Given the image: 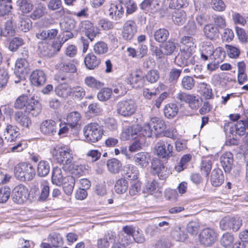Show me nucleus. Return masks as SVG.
<instances>
[{
    "label": "nucleus",
    "instance_id": "obj_1",
    "mask_svg": "<svg viewBox=\"0 0 248 248\" xmlns=\"http://www.w3.org/2000/svg\"><path fill=\"white\" fill-rule=\"evenodd\" d=\"M52 155L58 163L63 164L64 170L67 169V166L72 162L73 158V152L67 146L54 147L52 151Z\"/></svg>",
    "mask_w": 248,
    "mask_h": 248
},
{
    "label": "nucleus",
    "instance_id": "obj_2",
    "mask_svg": "<svg viewBox=\"0 0 248 248\" xmlns=\"http://www.w3.org/2000/svg\"><path fill=\"white\" fill-rule=\"evenodd\" d=\"M85 140L89 143H95L99 140L103 135V129L96 122L87 124L83 128Z\"/></svg>",
    "mask_w": 248,
    "mask_h": 248
},
{
    "label": "nucleus",
    "instance_id": "obj_3",
    "mask_svg": "<svg viewBox=\"0 0 248 248\" xmlns=\"http://www.w3.org/2000/svg\"><path fill=\"white\" fill-rule=\"evenodd\" d=\"M15 175L21 181H29L33 179L35 172L33 166L29 163H22L17 164L14 169Z\"/></svg>",
    "mask_w": 248,
    "mask_h": 248
},
{
    "label": "nucleus",
    "instance_id": "obj_4",
    "mask_svg": "<svg viewBox=\"0 0 248 248\" xmlns=\"http://www.w3.org/2000/svg\"><path fill=\"white\" fill-rule=\"evenodd\" d=\"M136 108L135 103L132 99L122 100L117 105V113L124 117L132 115L135 112Z\"/></svg>",
    "mask_w": 248,
    "mask_h": 248
},
{
    "label": "nucleus",
    "instance_id": "obj_5",
    "mask_svg": "<svg viewBox=\"0 0 248 248\" xmlns=\"http://www.w3.org/2000/svg\"><path fill=\"white\" fill-rule=\"evenodd\" d=\"M217 239V233L213 229L209 228L202 230L199 235L200 243L206 247L213 245Z\"/></svg>",
    "mask_w": 248,
    "mask_h": 248
},
{
    "label": "nucleus",
    "instance_id": "obj_6",
    "mask_svg": "<svg viewBox=\"0 0 248 248\" xmlns=\"http://www.w3.org/2000/svg\"><path fill=\"white\" fill-rule=\"evenodd\" d=\"M173 146L166 140H160L155 146L156 155L161 158H168L172 156Z\"/></svg>",
    "mask_w": 248,
    "mask_h": 248
},
{
    "label": "nucleus",
    "instance_id": "obj_7",
    "mask_svg": "<svg viewBox=\"0 0 248 248\" xmlns=\"http://www.w3.org/2000/svg\"><path fill=\"white\" fill-rule=\"evenodd\" d=\"M12 197L15 202L21 204L25 202L29 197L28 190L24 185H19L13 189Z\"/></svg>",
    "mask_w": 248,
    "mask_h": 248
},
{
    "label": "nucleus",
    "instance_id": "obj_8",
    "mask_svg": "<svg viewBox=\"0 0 248 248\" xmlns=\"http://www.w3.org/2000/svg\"><path fill=\"white\" fill-rule=\"evenodd\" d=\"M152 173L154 174H157L159 179H165L169 175L170 171L162 162L159 159H154L152 162Z\"/></svg>",
    "mask_w": 248,
    "mask_h": 248
},
{
    "label": "nucleus",
    "instance_id": "obj_9",
    "mask_svg": "<svg viewBox=\"0 0 248 248\" xmlns=\"http://www.w3.org/2000/svg\"><path fill=\"white\" fill-rule=\"evenodd\" d=\"M195 50L181 49L180 57H177L178 64L181 66L194 65L195 62L194 53Z\"/></svg>",
    "mask_w": 248,
    "mask_h": 248
},
{
    "label": "nucleus",
    "instance_id": "obj_10",
    "mask_svg": "<svg viewBox=\"0 0 248 248\" xmlns=\"http://www.w3.org/2000/svg\"><path fill=\"white\" fill-rule=\"evenodd\" d=\"M40 129L41 133L44 135H54L57 131V123L51 119L45 120L41 123Z\"/></svg>",
    "mask_w": 248,
    "mask_h": 248
},
{
    "label": "nucleus",
    "instance_id": "obj_11",
    "mask_svg": "<svg viewBox=\"0 0 248 248\" xmlns=\"http://www.w3.org/2000/svg\"><path fill=\"white\" fill-rule=\"evenodd\" d=\"M61 70L66 73L64 75H61L58 78V80L61 81H69L71 80V74L69 73H75L76 68L74 64L70 62H62L60 63Z\"/></svg>",
    "mask_w": 248,
    "mask_h": 248
},
{
    "label": "nucleus",
    "instance_id": "obj_12",
    "mask_svg": "<svg viewBox=\"0 0 248 248\" xmlns=\"http://www.w3.org/2000/svg\"><path fill=\"white\" fill-rule=\"evenodd\" d=\"M136 32L135 22L133 20H128L123 26L122 37L124 40H130L133 38Z\"/></svg>",
    "mask_w": 248,
    "mask_h": 248
},
{
    "label": "nucleus",
    "instance_id": "obj_13",
    "mask_svg": "<svg viewBox=\"0 0 248 248\" xmlns=\"http://www.w3.org/2000/svg\"><path fill=\"white\" fill-rule=\"evenodd\" d=\"M140 129L141 126L139 124L131 126H125L123 128L121 138L123 140L135 139Z\"/></svg>",
    "mask_w": 248,
    "mask_h": 248
},
{
    "label": "nucleus",
    "instance_id": "obj_14",
    "mask_svg": "<svg viewBox=\"0 0 248 248\" xmlns=\"http://www.w3.org/2000/svg\"><path fill=\"white\" fill-rule=\"evenodd\" d=\"M79 26L80 30L85 32L86 34L91 41H93L94 38L98 33L97 28L94 27L90 21H82Z\"/></svg>",
    "mask_w": 248,
    "mask_h": 248
},
{
    "label": "nucleus",
    "instance_id": "obj_15",
    "mask_svg": "<svg viewBox=\"0 0 248 248\" xmlns=\"http://www.w3.org/2000/svg\"><path fill=\"white\" fill-rule=\"evenodd\" d=\"M89 166L87 165H81L78 163H70L67 166L65 170H68L76 176L82 175L88 172Z\"/></svg>",
    "mask_w": 248,
    "mask_h": 248
},
{
    "label": "nucleus",
    "instance_id": "obj_16",
    "mask_svg": "<svg viewBox=\"0 0 248 248\" xmlns=\"http://www.w3.org/2000/svg\"><path fill=\"white\" fill-rule=\"evenodd\" d=\"M41 110V104L38 100L33 98H31L29 100L25 108V112L32 116H38Z\"/></svg>",
    "mask_w": 248,
    "mask_h": 248
},
{
    "label": "nucleus",
    "instance_id": "obj_17",
    "mask_svg": "<svg viewBox=\"0 0 248 248\" xmlns=\"http://www.w3.org/2000/svg\"><path fill=\"white\" fill-rule=\"evenodd\" d=\"M230 132L232 134H237L239 136H243L247 134V128L248 127V123L247 121H239L235 124L232 123H230Z\"/></svg>",
    "mask_w": 248,
    "mask_h": 248
},
{
    "label": "nucleus",
    "instance_id": "obj_18",
    "mask_svg": "<svg viewBox=\"0 0 248 248\" xmlns=\"http://www.w3.org/2000/svg\"><path fill=\"white\" fill-rule=\"evenodd\" d=\"M116 233L112 231H108L105 234L103 237L98 238L96 241L97 248H108L109 241L115 240Z\"/></svg>",
    "mask_w": 248,
    "mask_h": 248
},
{
    "label": "nucleus",
    "instance_id": "obj_19",
    "mask_svg": "<svg viewBox=\"0 0 248 248\" xmlns=\"http://www.w3.org/2000/svg\"><path fill=\"white\" fill-rule=\"evenodd\" d=\"M221 166L226 172H230L233 162V155L231 152H226L220 157Z\"/></svg>",
    "mask_w": 248,
    "mask_h": 248
},
{
    "label": "nucleus",
    "instance_id": "obj_20",
    "mask_svg": "<svg viewBox=\"0 0 248 248\" xmlns=\"http://www.w3.org/2000/svg\"><path fill=\"white\" fill-rule=\"evenodd\" d=\"M30 80L31 83L35 86H41L46 82V74L41 70L33 71L30 76Z\"/></svg>",
    "mask_w": 248,
    "mask_h": 248
},
{
    "label": "nucleus",
    "instance_id": "obj_21",
    "mask_svg": "<svg viewBox=\"0 0 248 248\" xmlns=\"http://www.w3.org/2000/svg\"><path fill=\"white\" fill-rule=\"evenodd\" d=\"M14 117L16 124L23 127L29 128L31 125V121L30 118L22 111H16L14 114Z\"/></svg>",
    "mask_w": 248,
    "mask_h": 248
},
{
    "label": "nucleus",
    "instance_id": "obj_22",
    "mask_svg": "<svg viewBox=\"0 0 248 248\" xmlns=\"http://www.w3.org/2000/svg\"><path fill=\"white\" fill-rule=\"evenodd\" d=\"M19 135V128L16 125L11 124L7 125L5 131L4 132L5 140L10 142L15 141Z\"/></svg>",
    "mask_w": 248,
    "mask_h": 248
},
{
    "label": "nucleus",
    "instance_id": "obj_23",
    "mask_svg": "<svg viewBox=\"0 0 248 248\" xmlns=\"http://www.w3.org/2000/svg\"><path fill=\"white\" fill-rule=\"evenodd\" d=\"M29 71V64L26 58L19 59L16 61L15 72L17 76L27 74Z\"/></svg>",
    "mask_w": 248,
    "mask_h": 248
},
{
    "label": "nucleus",
    "instance_id": "obj_24",
    "mask_svg": "<svg viewBox=\"0 0 248 248\" xmlns=\"http://www.w3.org/2000/svg\"><path fill=\"white\" fill-rule=\"evenodd\" d=\"M135 164L141 168L146 167L150 161V155L147 152H140L134 156Z\"/></svg>",
    "mask_w": 248,
    "mask_h": 248
},
{
    "label": "nucleus",
    "instance_id": "obj_25",
    "mask_svg": "<svg viewBox=\"0 0 248 248\" xmlns=\"http://www.w3.org/2000/svg\"><path fill=\"white\" fill-rule=\"evenodd\" d=\"M124 9L121 4H111L109 9V16L112 19L119 20L123 16Z\"/></svg>",
    "mask_w": 248,
    "mask_h": 248
},
{
    "label": "nucleus",
    "instance_id": "obj_26",
    "mask_svg": "<svg viewBox=\"0 0 248 248\" xmlns=\"http://www.w3.org/2000/svg\"><path fill=\"white\" fill-rule=\"evenodd\" d=\"M71 88V86L68 84H60L56 87L55 92L60 97L66 99L70 96Z\"/></svg>",
    "mask_w": 248,
    "mask_h": 248
},
{
    "label": "nucleus",
    "instance_id": "obj_27",
    "mask_svg": "<svg viewBox=\"0 0 248 248\" xmlns=\"http://www.w3.org/2000/svg\"><path fill=\"white\" fill-rule=\"evenodd\" d=\"M124 175L130 180H135L138 178L139 170L136 166L127 164L124 166Z\"/></svg>",
    "mask_w": 248,
    "mask_h": 248
},
{
    "label": "nucleus",
    "instance_id": "obj_28",
    "mask_svg": "<svg viewBox=\"0 0 248 248\" xmlns=\"http://www.w3.org/2000/svg\"><path fill=\"white\" fill-rule=\"evenodd\" d=\"M16 5L19 11L23 15L30 13L33 8V5L30 0H17Z\"/></svg>",
    "mask_w": 248,
    "mask_h": 248
},
{
    "label": "nucleus",
    "instance_id": "obj_29",
    "mask_svg": "<svg viewBox=\"0 0 248 248\" xmlns=\"http://www.w3.org/2000/svg\"><path fill=\"white\" fill-rule=\"evenodd\" d=\"M224 176L220 169L214 170L211 176L212 185L216 187L220 186L224 182Z\"/></svg>",
    "mask_w": 248,
    "mask_h": 248
},
{
    "label": "nucleus",
    "instance_id": "obj_30",
    "mask_svg": "<svg viewBox=\"0 0 248 248\" xmlns=\"http://www.w3.org/2000/svg\"><path fill=\"white\" fill-rule=\"evenodd\" d=\"M203 32L206 37L210 40L215 39L219 35L217 28L211 24H207L204 27Z\"/></svg>",
    "mask_w": 248,
    "mask_h": 248
},
{
    "label": "nucleus",
    "instance_id": "obj_31",
    "mask_svg": "<svg viewBox=\"0 0 248 248\" xmlns=\"http://www.w3.org/2000/svg\"><path fill=\"white\" fill-rule=\"evenodd\" d=\"M84 63L88 69L92 70L98 66L100 60L93 53H89L85 57Z\"/></svg>",
    "mask_w": 248,
    "mask_h": 248
},
{
    "label": "nucleus",
    "instance_id": "obj_32",
    "mask_svg": "<svg viewBox=\"0 0 248 248\" xmlns=\"http://www.w3.org/2000/svg\"><path fill=\"white\" fill-rule=\"evenodd\" d=\"M172 20L175 24L182 25L186 20V14L184 10H175L172 13Z\"/></svg>",
    "mask_w": 248,
    "mask_h": 248
},
{
    "label": "nucleus",
    "instance_id": "obj_33",
    "mask_svg": "<svg viewBox=\"0 0 248 248\" xmlns=\"http://www.w3.org/2000/svg\"><path fill=\"white\" fill-rule=\"evenodd\" d=\"M75 185V179L72 176H68L64 178L63 182V189L67 195L72 193Z\"/></svg>",
    "mask_w": 248,
    "mask_h": 248
},
{
    "label": "nucleus",
    "instance_id": "obj_34",
    "mask_svg": "<svg viewBox=\"0 0 248 248\" xmlns=\"http://www.w3.org/2000/svg\"><path fill=\"white\" fill-rule=\"evenodd\" d=\"M107 165L110 172L116 174L121 170L122 164L116 158H112L108 160Z\"/></svg>",
    "mask_w": 248,
    "mask_h": 248
},
{
    "label": "nucleus",
    "instance_id": "obj_35",
    "mask_svg": "<svg viewBox=\"0 0 248 248\" xmlns=\"http://www.w3.org/2000/svg\"><path fill=\"white\" fill-rule=\"evenodd\" d=\"M178 108L174 103L167 104L164 108V114L166 117L171 119L174 117L177 114Z\"/></svg>",
    "mask_w": 248,
    "mask_h": 248
},
{
    "label": "nucleus",
    "instance_id": "obj_36",
    "mask_svg": "<svg viewBox=\"0 0 248 248\" xmlns=\"http://www.w3.org/2000/svg\"><path fill=\"white\" fill-rule=\"evenodd\" d=\"M180 43L183 45L182 49L195 50V39L191 36L183 37L180 40Z\"/></svg>",
    "mask_w": 248,
    "mask_h": 248
},
{
    "label": "nucleus",
    "instance_id": "obj_37",
    "mask_svg": "<svg viewBox=\"0 0 248 248\" xmlns=\"http://www.w3.org/2000/svg\"><path fill=\"white\" fill-rule=\"evenodd\" d=\"M50 170L49 163L46 160L40 161L37 165V173L40 177H44L47 175Z\"/></svg>",
    "mask_w": 248,
    "mask_h": 248
},
{
    "label": "nucleus",
    "instance_id": "obj_38",
    "mask_svg": "<svg viewBox=\"0 0 248 248\" xmlns=\"http://www.w3.org/2000/svg\"><path fill=\"white\" fill-rule=\"evenodd\" d=\"M84 83L87 87L95 90H99L104 86L103 82L92 76L86 77L84 79Z\"/></svg>",
    "mask_w": 248,
    "mask_h": 248
},
{
    "label": "nucleus",
    "instance_id": "obj_39",
    "mask_svg": "<svg viewBox=\"0 0 248 248\" xmlns=\"http://www.w3.org/2000/svg\"><path fill=\"white\" fill-rule=\"evenodd\" d=\"M85 93V89L81 86H75L71 88L70 96L74 99L81 100Z\"/></svg>",
    "mask_w": 248,
    "mask_h": 248
},
{
    "label": "nucleus",
    "instance_id": "obj_40",
    "mask_svg": "<svg viewBox=\"0 0 248 248\" xmlns=\"http://www.w3.org/2000/svg\"><path fill=\"white\" fill-rule=\"evenodd\" d=\"M46 14V8L42 4H39L35 7L33 12L30 15V17L33 20L40 18Z\"/></svg>",
    "mask_w": 248,
    "mask_h": 248
},
{
    "label": "nucleus",
    "instance_id": "obj_41",
    "mask_svg": "<svg viewBox=\"0 0 248 248\" xmlns=\"http://www.w3.org/2000/svg\"><path fill=\"white\" fill-rule=\"evenodd\" d=\"M150 123L157 133L162 132L166 128L165 122L159 118L154 117L151 118Z\"/></svg>",
    "mask_w": 248,
    "mask_h": 248
},
{
    "label": "nucleus",
    "instance_id": "obj_42",
    "mask_svg": "<svg viewBox=\"0 0 248 248\" xmlns=\"http://www.w3.org/2000/svg\"><path fill=\"white\" fill-rule=\"evenodd\" d=\"M51 179L52 183L56 185H60L62 183L63 175L61 168L56 167L53 169Z\"/></svg>",
    "mask_w": 248,
    "mask_h": 248
},
{
    "label": "nucleus",
    "instance_id": "obj_43",
    "mask_svg": "<svg viewBox=\"0 0 248 248\" xmlns=\"http://www.w3.org/2000/svg\"><path fill=\"white\" fill-rule=\"evenodd\" d=\"M128 187L127 181L124 178H121L116 181L115 184V190L118 194H123L125 192Z\"/></svg>",
    "mask_w": 248,
    "mask_h": 248
},
{
    "label": "nucleus",
    "instance_id": "obj_44",
    "mask_svg": "<svg viewBox=\"0 0 248 248\" xmlns=\"http://www.w3.org/2000/svg\"><path fill=\"white\" fill-rule=\"evenodd\" d=\"M48 240L53 248H58L63 244L62 236L56 232L50 233L48 236Z\"/></svg>",
    "mask_w": 248,
    "mask_h": 248
},
{
    "label": "nucleus",
    "instance_id": "obj_45",
    "mask_svg": "<svg viewBox=\"0 0 248 248\" xmlns=\"http://www.w3.org/2000/svg\"><path fill=\"white\" fill-rule=\"evenodd\" d=\"M12 8V0H0V16L8 15Z\"/></svg>",
    "mask_w": 248,
    "mask_h": 248
},
{
    "label": "nucleus",
    "instance_id": "obj_46",
    "mask_svg": "<svg viewBox=\"0 0 248 248\" xmlns=\"http://www.w3.org/2000/svg\"><path fill=\"white\" fill-rule=\"evenodd\" d=\"M199 88L202 96L205 99H209L213 97L212 90L209 84L201 82L199 84Z\"/></svg>",
    "mask_w": 248,
    "mask_h": 248
},
{
    "label": "nucleus",
    "instance_id": "obj_47",
    "mask_svg": "<svg viewBox=\"0 0 248 248\" xmlns=\"http://www.w3.org/2000/svg\"><path fill=\"white\" fill-rule=\"evenodd\" d=\"M234 238L232 234L229 232L224 233L220 239V245L224 248H229L233 243Z\"/></svg>",
    "mask_w": 248,
    "mask_h": 248
},
{
    "label": "nucleus",
    "instance_id": "obj_48",
    "mask_svg": "<svg viewBox=\"0 0 248 248\" xmlns=\"http://www.w3.org/2000/svg\"><path fill=\"white\" fill-rule=\"evenodd\" d=\"M81 115L77 111L70 112L67 115L68 124L72 127H75L80 120Z\"/></svg>",
    "mask_w": 248,
    "mask_h": 248
},
{
    "label": "nucleus",
    "instance_id": "obj_49",
    "mask_svg": "<svg viewBox=\"0 0 248 248\" xmlns=\"http://www.w3.org/2000/svg\"><path fill=\"white\" fill-rule=\"evenodd\" d=\"M169 31L164 29L157 30L154 33V38L158 42L161 43L165 41L169 37Z\"/></svg>",
    "mask_w": 248,
    "mask_h": 248
},
{
    "label": "nucleus",
    "instance_id": "obj_50",
    "mask_svg": "<svg viewBox=\"0 0 248 248\" xmlns=\"http://www.w3.org/2000/svg\"><path fill=\"white\" fill-rule=\"evenodd\" d=\"M212 163L211 160L207 158H204L201 162V171L202 174L208 177L212 169Z\"/></svg>",
    "mask_w": 248,
    "mask_h": 248
},
{
    "label": "nucleus",
    "instance_id": "obj_51",
    "mask_svg": "<svg viewBox=\"0 0 248 248\" xmlns=\"http://www.w3.org/2000/svg\"><path fill=\"white\" fill-rule=\"evenodd\" d=\"M38 47L40 52L44 56L50 57L54 55V52L51 50L50 46L46 43H40Z\"/></svg>",
    "mask_w": 248,
    "mask_h": 248
},
{
    "label": "nucleus",
    "instance_id": "obj_52",
    "mask_svg": "<svg viewBox=\"0 0 248 248\" xmlns=\"http://www.w3.org/2000/svg\"><path fill=\"white\" fill-rule=\"evenodd\" d=\"M15 30L13 28V22L11 20L7 21L5 24L4 28L1 30L0 35L5 37L13 36Z\"/></svg>",
    "mask_w": 248,
    "mask_h": 248
},
{
    "label": "nucleus",
    "instance_id": "obj_53",
    "mask_svg": "<svg viewBox=\"0 0 248 248\" xmlns=\"http://www.w3.org/2000/svg\"><path fill=\"white\" fill-rule=\"evenodd\" d=\"M161 48L163 50L165 55H170L175 50L176 46L174 42L169 40L163 44Z\"/></svg>",
    "mask_w": 248,
    "mask_h": 248
},
{
    "label": "nucleus",
    "instance_id": "obj_54",
    "mask_svg": "<svg viewBox=\"0 0 248 248\" xmlns=\"http://www.w3.org/2000/svg\"><path fill=\"white\" fill-rule=\"evenodd\" d=\"M93 51L99 55L104 54L108 51V45L103 41H99L94 45Z\"/></svg>",
    "mask_w": 248,
    "mask_h": 248
},
{
    "label": "nucleus",
    "instance_id": "obj_55",
    "mask_svg": "<svg viewBox=\"0 0 248 248\" xmlns=\"http://www.w3.org/2000/svg\"><path fill=\"white\" fill-rule=\"evenodd\" d=\"M112 94V90L109 88H103L98 93L97 97L99 100L105 101L108 100Z\"/></svg>",
    "mask_w": 248,
    "mask_h": 248
},
{
    "label": "nucleus",
    "instance_id": "obj_56",
    "mask_svg": "<svg viewBox=\"0 0 248 248\" xmlns=\"http://www.w3.org/2000/svg\"><path fill=\"white\" fill-rule=\"evenodd\" d=\"M121 2L125 7L127 14H132L137 9L136 3L133 0H121Z\"/></svg>",
    "mask_w": 248,
    "mask_h": 248
},
{
    "label": "nucleus",
    "instance_id": "obj_57",
    "mask_svg": "<svg viewBox=\"0 0 248 248\" xmlns=\"http://www.w3.org/2000/svg\"><path fill=\"white\" fill-rule=\"evenodd\" d=\"M47 8L51 11H55L61 9L60 12L65 13V9L62 6L61 0H50L47 4Z\"/></svg>",
    "mask_w": 248,
    "mask_h": 248
},
{
    "label": "nucleus",
    "instance_id": "obj_58",
    "mask_svg": "<svg viewBox=\"0 0 248 248\" xmlns=\"http://www.w3.org/2000/svg\"><path fill=\"white\" fill-rule=\"evenodd\" d=\"M182 71V69L171 68L168 74V81L173 84L176 83L181 74Z\"/></svg>",
    "mask_w": 248,
    "mask_h": 248
},
{
    "label": "nucleus",
    "instance_id": "obj_59",
    "mask_svg": "<svg viewBox=\"0 0 248 248\" xmlns=\"http://www.w3.org/2000/svg\"><path fill=\"white\" fill-rule=\"evenodd\" d=\"M172 237L176 241H182L185 240L186 236L180 226H176L171 232Z\"/></svg>",
    "mask_w": 248,
    "mask_h": 248
},
{
    "label": "nucleus",
    "instance_id": "obj_60",
    "mask_svg": "<svg viewBox=\"0 0 248 248\" xmlns=\"http://www.w3.org/2000/svg\"><path fill=\"white\" fill-rule=\"evenodd\" d=\"M143 191L150 194H154L159 191L158 184L155 180L148 182L144 188Z\"/></svg>",
    "mask_w": 248,
    "mask_h": 248
},
{
    "label": "nucleus",
    "instance_id": "obj_61",
    "mask_svg": "<svg viewBox=\"0 0 248 248\" xmlns=\"http://www.w3.org/2000/svg\"><path fill=\"white\" fill-rule=\"evenodd\" d=\"M29 100L28 96L26 95L19 96L15 102L14 108L16 109H22L25 107H26Z\"/></svg>",
    "mask_w": 248,
    "mask_h": 248
},
{
    "label": "nucleus",
    "instance_id": "obj_62",
    "mask_svg": "<svg viewBox=\"0 0 248 248\" xmlns=\"http://www.w3.org/2000/svg\"><path fill=\"white\" fill-rule=\"evenodd\" d=\"M212 56L213 57L212 59L215 60L216 62L219 63L224 60L225 57V53L222 47H218L214 50Z\"/></svg>",
    "mask_w": 248,
    "mask_h": 248
},
{
    "label": "nucleus",
    "instance_id": "obj_63",
    "mask_svg": "<svg viewBox=\"0 0 248 248\" xmlns=\"http://www.w3.org/2000/svg\"><path fill=\"white\" fill-rule=\"evenodd\" d=\"M191 159V155L189 154H186L183 155L178 165L175 167V170L177 172H180L186 168V164L189 162Z\"/></svg>",
    "mask_w": 248,
    "mask_h": 248
},
{
    "label": "nucleus",
    "instance_id": "obj_64",
    "mask_svg": "<svg viewBox=\"0 0 248 248\" xmlns=\"http://www.w3.org/2000/svg\"><path fill=\"white\" fill-rule=\"evenodd\" d=\"M41 194L40 196V200L41 201H45L48 197L49 194V187L48 183L46 181H43L41 183Z\"/></svg>",
    "mask_w": 248,
    "mask_h": 248
}]
</instances>
